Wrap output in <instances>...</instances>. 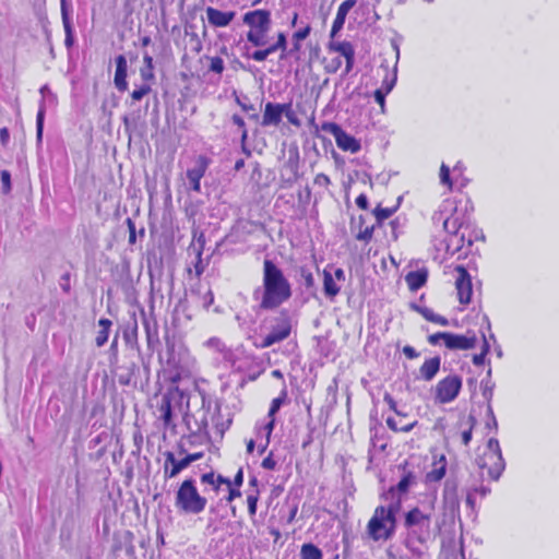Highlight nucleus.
<instances>
[{"label": "nucleus", "mask_w": 559, "mask_h": 559, "mask_svg": "<svg viewBox=\"0 0 559 559\" xmlns=\"http://www.w3.org/2000/svg\"><path fill=\"white\" fill-rule=\"evenodd\" d=\"M293 295L292 285L284 272L271 260L263 261L262 286L253 292L259 309L274 310L288 301Z\"/></svg>", "instance_id": "f257e3e1"}, {"label": "nucleus", "mask_w": 559, "mask_h": 559, "mask_svg": "<svg viewBox=\"0 0 559 559\" xmlns=\"http://www.w3.org/2000/svg\"><path fill=\"white\" fill-rule=\"evenodd\" d=\"M401 508V500L388 507L378 506L367 523V533L373 542L392 538L396 530V513Z\"/></svg>", "instance_id": "f03ea898"}, {"label": "nucleus", "mask_w": 559, "mask_h": 559, "mask_svg": "<svg viewBox=\"0 0 559 559\" xmlns=\"http://www.w3.org/2000/svg\"><path fill=\"white\" fill-rule=\"evenodd\" d=\"M243 24L250 29L246 34V39L253 47H263L267 44V33L271 29V12L266 9H257L248 11L242 15Z\"/></svg>", "instance_id": "7ed1b4c3"}, {"label": "nucleus", "mask_w": 559, "mask_h": 559, "mask_svg": "<svg viewBox=\"0 0 559 559\" xmlns=\"http://www.w3.org/2000/svg\"><path fill=\"white\" fill-rule=\"evenodd\" d=\"M207 504L205 497L201 496L192 478L185 479L178 487L175 497L177 510L183 514H200Z\"/></svg>", "instance_id": "20e7f679"}, {"label": "nucleus", "mask_w": 559, "mask_h": 559, "mask_svg": "<svg viewBox=\"0 0 559 559\" xmlns=\"http://www.w3.org/2000/svg\"><path fill=\"white\" fill-rule=\"evenodd\" d=\"M476 463L481 471L483 478H485L486 472L487 479L491 481L499 479L504 471L506 464L497 439L490 438L488 440L486 449L477 456Z\"/></svg>", "instance_id": "39448f33"}, {"label": "nucleus", "mask_w": 559, "mask_h": 559, "mask_svg": "<svg viewBox=\"0 0 559 559\" xmlns=\"http://www.w3.org/2000/svg\"><path fill=\"white\" fill-rule=\"evenodd\" d=\"M405 528L417 535L420 543H425L431 536V513H425L420 508L413 507L404 515Z\"/></svg>", "instance_id": "423d86ee"}, {"label": "nucleus", "mask_w": 559, "mask_h": 559, "mask_svg": "<svg viewBox=\"0 0 559 559\" xmlns=\"http://www.w3.org/2000/svg\"><path fill=\"white\" fill-rule=\"evenodd\" d=\"M432 219L435 223L442 222L444 230L454 237H460L461 226L465 224V221H461L459 216L457 206L450 200L441 204L439 211L433 214Z\"/></svg>", "instance_id": "0eeeda50"}, {"label": "nucleus", "mask_w": 559, "mask_h": 559, "mask_svg": "<svg viewBox=\"0 0 559 559\" xmlns=\"http://www.w3.org/2000/svg\"><path fill=\"white\" fill-rule=\"evenodd\" d=\"M462 389V378L457 374H449L439 380L433 389L435 401L440 404L453 402Z\"/></svg>", "instance_id": "6e6552de"}, {"label": "nucleus", "mask_w": 559, "mask_h": 559, "mask_svg": "<svg viewBox=\"0 0 559 559\" xmlns=\"http://www.w3.org/2000/svg\"><path fill=\"white\" fill-rule=\"evenodd\" d=\"M321 129L335 139L336 145L344 152L358 153L361 148L360 141L346 132L338 123L324 121Z\"/></svg>", "instance_id": "1a4fd4ad"}, {"label": "nucleus", "mask_w": 559, "mask_h": 559, "mask_svg": "<svg viewBox=\"0 0 559 559\" xmlns=\"http://www.w3.org/2000/svg\"><path fill=\"white\" fill-rule=\"evenodd\" d=\"M292 333V320L286 313H281L274 319L270 332L263 337L261 347L267 348L289 337Z\"/></svg>", "instance_id": "9d476101"}, {"label": "nucleus", "mask_w": 559, "mask_h": 559, "mask_svg": "<svg viewBox=\"0 0 559 559\" xmlns=\"http://www.w3.org/2000/svg\"><path fill=\"white\" fill-rule=\"evenodd\" d=\"M402 200H403V197H399L396 204L393 207H382L380 204L377 205L372 211V214L376 218V223L371 226H366L364 230H359V233L357 235V239L362 240V241L370 240L373 230L377 227H379V228L383 227L384 222L388 218H390L397 211V209L401 205Z\"/></svg>", "instance_id": "9b49d317"}, {"label": "nucleus", "mask_w": 559, "mask_h": 559, "mask_svg": "<svg viewBox=\"0 0 559 559\" xmlns=\"http://www.w3.org/2000/svg\"><path fill=\"white\" fill-rule=\"evenodd\" d=\"M39 93L41 95V99L39 102L38 111L36 115V145L38 148L43 144L46 103L48 102L50 104H55L57 102V96L51 92L48 84L43 85L39 90Z\"/></svg>", "instance_id": "f8f14e48"}, {"label": "nucleus", "mask_w": 559, "mask_h": 559, "mask_svg": "<svg viewBox=\"0 0 559 559\" xmlns=\"http://www.w3.org/2000/svg\"><path fill=\"white\" fill-rule=\"evenodd\" d=\"M454 270L457 274L455 278L457 300L461 305L467 306L473 296L472 277L464 265H456Z\"/></svg>", "instance_id": "ddd939ff"}, {"label": "nucleus", "mask_w": 559, "mask_h": 559, "mask_svg": "<svg viewBox=\"0 0 559 559\" xmlns=\"http://www.w3.org/2000/svg\"><path fill=\"white\" fill-rule=\"evenodd\" d=\"M211 159L205 155H199L194 162L193 167L189 168L186 173L189 181V189L193 192H201V179L204 177Z\"/></svg>", "instance_id": "4468645a"}, {"label": "nucleus", "mask_w": 559, "mask_h": 559, "mask_svg": "<svg viewBox=\"0 0 559 559\" xmlns=\"http://www.w3.org/2000/svg\"><path fill=\"white\" fill-rule=\"evenodd\" d=\"M475 425L476 418L473 415L460 417L452 432L453 440L460 441L461 444L467 447L472 440Z\"/></svg>", "instance_id": "2eb2a0df"}, {"label": "nucleus", "mask_w": 559, "mask_h": 559, "mask_svg": "<svg viewBox=\"0 0 559 559\" xmlns=\"http://www.w3.org/2000/svg\"><path fill=\"white\" fill-rule=\"evenodd\" d=\"M173 393H177L182 396V391L178 386H174L162 396L160 403L158 405L159 418L162 419L165 428L176 427L173 421Z\"/></svg>", "instance_id": "dca6fc26"}, {"label": "nucleus", "mask_w": 559, "mask_h": 559, "mask_svg": "<svg viewBox=\"0 0 559 559\" xmlns=\"http://www.w3.org/2000/svg\"><path fill=\"white\" fill-rule=\"evenodd\" d=\"M477 342L475 333L467 332L463 335L449 332L445 347L451 350H467L475 348Z\"/></svg>", "instance_id": "f3484780"}, {"label": "nucleus", "mask_w": 559, "mask_h": 559, "mask_svg": "<svg viewBox=\"0 0 559 559\" xmlns=\"http://www.w3.org/2000/svg\"><path fill=\"white\" fill-rule=\"evenodd\" d=\"M164 459L165 461L163 465V475L165 479H171L176 477L181 471L190 465L187 455L181 460H177L175 454L170 451H166L164 453Z\"/></svg>", "instance_id": "a211bd4d"}, {"label": "nucleus", "mask_w": 559, "mask_h": 559, "mask_svg": "<svg viewBox=\"0 0 559 559\" xmlns=\"http://www.w3.org/2000/svg\"><path fill=\"white\" fill-rule=\"evenodd\" d=\"M61 19L64 28V46L71 49L75 44L74 27L71 17V3L68 0H60Z\"/></svg>", "instance_id": "6ab92c4d"}, {"label": "nucleus", "mask_w": 559, "mask_h": 559, "mask_svg": "<svg viewBox=\"0 0 559 559\" xmlns=\"http://www.w3.org/2000/svg\"><path fill=\"white\" fill-rule=\"evenodd\" d=\"M116 71L114 76L115 87L123 93L128 91L129 84L127 81L128 76V62L124 55H118L115 58Z\"/></svg>", "instance_id": "aec40b11"}, {"label": "nucleus", "mask_w": 559, "mask_h": 559, "mask_svg": "<svg viewBox=\"0 0 559 559\" xmlns=\"http://www.w3.org/2000/svg\"><path fill=\"white\" fill-rule=\"evenodd\" d=\"M204 247H188L187 248V259H189L188 272L191 273L193 266L194 274L197 277H200L204 272L205 267L209 264V259L204 261L202 259Z\"/></svg>", "instance_id": "412c9836"}, {"label": "nucleus", "mask_w": 559, "mask_h": 559, "mask_svg": "<svg viewBox=\"0 0 559 559\" xmlns=\"http://www.w3.org/2000/svg\"><path fill=\"white\" fill-rule=\"evenodd\" d=\"M282 111H283V104L267 102L264 105V111L262 115L261 126H263V127L278 126L283 119Z\"/></svg>", "instance_id": "4be33fe9"}, {"label": "nucleus", "mask_w": 559, "mask_h": 559, "mask_svg": "<svg viewBox=\"0 0 559 559\" xmlns=\"http://www.w3.org/2000/svg\"><path fill=\"white\" fill-rule=\"evenodd\" d=\"M235 11H222L213 7L206 8V17L213 27H226L235 19Z\"/></svg>", "instance_id": "5701e85b"}, {"label": "nucleus", "mask_w": 559, "mask_h": 559, "mask_svg": "<svg viewBox=\"0 0 559 559\" xmlns=\"http://www.w3.org/2000/svg\"><path fill=\"white\" fill-rule=\"evenodd\" d=\"M356 0H344L337 8L336 16L333 21L330 37L334 38L343 29L348 12L356 5Z\"/></svg>", "instance_id": "b1692460"}, {"label": "nucleus", "mask_w": 559, "mask_h": 559, "mask_svg": "<svg viewBox=\"0 0 559 559\" xmlns=\"http://www.w3.org/2000/svg\"><path fill=\"white\" fill-rule=\"evenodd\" d=\"M486 237L483 229L478 228L468 221L461 226V235L459 237L460 245H473L475 241H485Z\"/></svg>", "instance_id": "393cba45"}, {"label": "nucleus", "mask_w": 559, "mask_h": 559, "mask_svg": "<svg viewBox=\"0 0 559 559\" xmlns=\"http://www.w3.org/2000/svg\"><path fill=\"white\" fill-rule=\"evenodd\" d=\"M399 469L403 472L402 478L397 483L395 487H391L389 492L399 491L400 493H406L409 490V487L415 483V475L412 471L408 469V462L399 465Z\"/></svg>", "instance_id": "a878e982"}, {"label": "nucleus", "mask_w": 559, "mask_h": 559, "mask_svg": "<svg viewBox=\"0 0 559 559\" xmlns=\"http://www.w3.org/2000/svg\"><path fill=\"white\" fill-rule=\"evenodd\" d=\"M441 366V358L439 356H435L426 359L423 365L419 367L420 377L425 381H431L436 374L439 372Z\"/></svg>", "instance_id": "bb28decb"}, {"label": "nucleus", "mask_w": 559, "mask_h": 559, "mask_svg": "<svg viewBox=\"0 0 559 559\" xmlns=\"http://www.w3.org/2000/svg\"><path fill=\"white\" fill-rule=\"evenodd\" d=\"M331 269V265H326L323 270V292L328 298L334 299L340 294L341 287L333 277Z\"/></svg>", "instance_id": "cd10ccee"}, {"label": "nucleus", "mask_w": 559, "mask_h": 559, "mask_svg": "<svg viewBox=\"0 0 559 559\" xmlns=\"http://www.w3.org/2000/svg\"><path fill=\"white\" fill-rule=\"evenodd\" d=\"M200 480L202 484L210 485L216 495L219 492L222 485H225L227 487L231 486V481L229 478L221 474H215L214 472L202 474Z\"/></svg>", "instance_id": "c85d7f7f"}, {"label": "nucleus", "mask_w": 559, "mask_h": 559, "mask_svg": "<svg viewBox=\"0 0 559 559\" xmlns=\"http://www.w3.org/2000/svg\"><path fill=\"white\" fill-rule=\"evenodd\" d=\"M428 280V272L426 270H418L408 272L405 276V282L411 292H417L426 285Z\"/></svg>", "instance_id": "c756f323"}, {"label": "nucleus", "mask_w": 559, "mask_h": 559, "mask_svg": "<svg viewBox=\"0 0 559 559\" xmlns=\"http://www.w3.org/2000/svg\"><path fill=\"white\" fill-rule=\"evenodd\" d=\"M447 473V461L444 455L440 456L438 462L433 463L432 469L429 471L425 476L426 484H432L440 481Z\"/></svg>", "instance_id": "7c9ffc66"}, {"label": "nucleus", "mask_w": 559, "mask_h": 559, "mask_svg": "<svg viewBox=\"0 0 559 559\" xmlns=\"http://www.w3.org/2000/svg\"><path fill=\"white\" fill-rule=\"evenodd\" d=\"M412 308L429 322L436 323L441 326L449 325V320L445 317L435 313L433 310L430 308L420 307L415 304L412 305Z\"/></svg>", "instance_id": "2f4dec72"}, {"label": "nucleus", "mask_w": 559, "mask_h": 559, "mask_svg": "<svg viewBox=\"0 0 559 559\" xmlns=\"http://www.w3.org/2000/svg\"><path fill=\"white\" fill-rule=\"evenodd\" d=\"M99 331L95 337V344L97 347L104 346L109 337L110 328L112 322L107 318H102L98 320Z\"/></svg>", "instance_id": "473e14b6"}, {"label": "nucleus", "mask_w": 559, "mask_h": 559, "mask_svg": "<svg viewBox=\"0 0 559 559\" xmlns=\"http://www.w3.org/2000/svg\"><path fill=\"white\" fill-rule=\"evenodd\" d=\"M285 168L289 169L292 173V178H289L288 181H297L299 178V153L297 148H295V151H289V156L285 163Z\"/></svg>", "instance_id": "72a5a7b5"}, {"label": "nucleus", "mask_w": 559, "mask_h": 559, "mask_svg": "<svg viewBox=\"0 0 559 559\" xmlns=\"http://www.w3.org/2000/svg\"><path fill=\"white\" fill-rule=\"evenodd\" d=\"M389 230L385 229V237L388 242L397 241L399 235L403 233L404 223L401 217H396L391 221L388 226Z\"/></svg>", "instance_id": "f704fd0d"}, {"label": "nucleus", "mask_w": 559, "mask_h": 559, "mask_svg": "<svg viewBox=\"0 0 559 559\" xmlns=\"http://www.w3.org/2000/svg\"><path fill=\"white\" fill-rule=\"evenodd\" d=\"M143 62L144 66L140 69L142 80L144 82L153 81L155 79L153 57L145 52L143 56Z\"/></svg>", "instance_id": "c9c22d12"}, {"label": "nucleus", "mask_w": 559, "mask_h": 559, "mask_svg": "<svg viewBox=\"0 0 559 559\" xmlns=\"http://www.w3.org/2000/svg\"><path fill=\"white\" fill-rule=\"evenodd\" d=\"M300 559H323V552L317 545L306 543L300 547Z\"/></svg>", "instance_id": "e433bc0d"}, {"label": "nucleus", "mask_w": 559, "mask_h": 559, "mask_svg": "<svg viewBox=\"0 0 559 559\" xmlns=\"http://www.w3.org/2000/svg\"><path fill=\"white\" fill-rule=\"evenodd\" d=\"M288 397V391L286 384L283 385V389L280 392V395L272 400L270 404V408L267 412V417H274L276 413L280 411L283 404L287 401Z\"/></svg>", "instance_id": "4c0bfd02"}, {"label": "nucleus", "mask_w": 559, "mask_h": 559, "mask_svg": "<svg viewBox=\"0 0 559 559\" xmlns=\"http://www.w3.org/2000/svg\"><path fill=\"white\" fill-rule=\"evenodd\" d=\"M329 49L338 52L342 57L346 58L355 53L354 46L350 41H330Z\"/></svg>", "instance_id": "58836bf2"}, {"label": "nucleus", "mask_w": 559, "mask_h": 559, "mask_svg": "<svg viewBox=\"0 0 559 559\" xmlns=\"http://www.w3.org/2000/svg\"><path fill=\"white\" fill-rule=\"evenodd\" d=\"M385 423L389 429L394 432H408L417 425V420L403 424L392 417H388Z\"/></svg>", "instance_id": "ea45409f"}, {"label": "nucleus", "mask_w": 559, "mask_h": 559, "mask_svg": "<svg viewBox=\"0 0 559 559\" xmlns=\"http://www.w3.org/2000/svg\"><path fill=\"white\" fill-rule=\"evenodd\" d=\"M201 205V201L189 200L186 202L185 213L192 225H195V216L200 213Z\"/></svg>", "instance_id": "a19ab883"}, {"label": "nucleus", "mask_w": 559, "mask_h": 559, "mask_svg": "<svg viewBox=\"0 0 559 559\" xmlns=\"http://www.w3.org/2000/svg\"><path fill=\"white\" fill-rule=\"evenodd\" d=\"M260 499V490L252 489L247 495L248 513L250 518L255 516L258 510V501Z\"/></svg>", "instance_id": "79ce46f5"}, {"label": "nucleus", "mask_w": 559, "mask_h": 559, "mask_svg": "<svg viewBox=\"0 0 559 559\" xmlns=\"http://www.w3.org/2000/svg\"><path fill=\"white\" fill-rule=\"evenodd\" d=\"M233 96L235 98L236 104L238 106H240V108L243 111H246V112L253 111L252 114L249 115V119L254 120V121H258L260 119V115L258 112H255V107L252 104L245 103L242 100V98L238 95L237 91L233 92Z\"/></svg>", "instance_id": "37998d69"}, {"label": "nucleus", "mask_w": 559, "mask_h": 559, "mask_svg": "<svg viewBox=\"0 0 559 559\" xmlns=\"http://www.w3.org/2000/svg\"><path fill=\"white\" fill-rule=\"evenodd\" d=\"M283 117H286L288 122L294 127L299 128L301 126L300 119L297 117L296 112L293 109V103H283Z\"/></svg>", "instance_id": "c03bdc74"}, {"label": "nucleus", "mask_w": 559, "mask_h": 559, "mask_svg": "<svg viewBox=\"0 0 559 559\" xmlns=\"http://www.w3.org/2000/svg\"><path fill=\"white\" fill-rule=\"evenodd\" d=\"M152 92L151 85L143 83L139 86H135V88L130 94L132 103L142 100L146 95H148Z\"/></svg>", "instance_id": "a18cd8bd"}, {"label": "nucleus", "mask_w": 559, "mask_h": 559, "mask_svg": "<svg viewBox=\"0 0 559 559\" xmlns=\"http://www.w3.org/2000/svg\"><path fill=\"white\" fill-rule=\"evenodd\" d=\"M1 191L4 195L10 194L12 191L11 173L7 169L0 171Z\"/></svg>", "instance_id": "49530a36"}, {"label": "nucleus", "mask_w": 559, "mask_h": 559, "mask_svg": "<svg viewBox=\"0 0 559 559\" xmlns=\"http://www.w3.org/2000/svg\"><path fill=\"white\" fill-rule=\"evenodd\" d=\"M439 177H440L441 185L447 186L450 190H452L453 181L451 178V170H450V167L448 165H445L444 163H442L440 166Z\"/></svg>", "instance_id": "de8ad7c7"}, {"label": "nucleus", "mask_w": 559, "mask_h": 559, "mask_svg": "<svg viewBox=\"0 0 559 559\" xmlns=\"http://www.w3.org/2000/svg\"><path fill=\"white\" fill-rule=\"evenodd\" d=\"M396 80H397V74H396V68H395L392 75L386 74L384 76L380 88H382L386 93H390L394 88V86L396 84Z\"/></svg>", "instance_id": "09e8293b"}, {"label": "nucleus", "mask_w": 559, "mask_h": 559, "mask_svg": "<svg viewBox=\"0 0 559 559\" xmlns=\"http://www.w3.org/2000/svg\"><path fill=\"white\" fill-rule=\"evenodd\" d=\"M225 69L224 60L219 56L211 58L209 70L216 74H222Z\"/></svg>", "instance_id": "8fccbe9b"}, {"label": "nucleus", "mask_w": 559, "mask_h": 559, "mask_svg": "<svg viewBox=\"0 0 559 559\" xmlns=\"http://www.w3.org/2000/svg\"><path fill=\"white\" fill-rule=\"evenodd\" d=\"M126 225H127V229H123V233H126V231L129 233V245H134L136 241L135 223L130 217H128L126 219Z\"/></svg>", "instance_id": "3c124183"}, {"label": "nucleus", "mask_w": 559, "mask_h": 559, "mask_svg": "<svg viewBox=\"0 0 559 559\" xmlns=\"http://www.w3.org/2000/svg\"><path fill=\"white\" fill-rule=\"evenodd\" d=\"M449 332H437L428 336V343L432 346H437L442 341L444 346L447 345V337Z\"/></svg>", "instance_id": "603ef678"}, {"label": "nucleus", "mask_w": 559, "mask_h": 559, "mask_svg": "<svg viewBox=\"0 0 559 559\" xmlns=\"http://www.w3.org/2000/svg\"><path fill=\"white\" fill-rule=\"evenodd\" d=\"M311 33V26L307 24L305 27L299 28L293 34L292 41H302L305 40Z\"/></svg>", "instance_id": "864d4df0"}, {"label": "nucleus", "mask_w": 559, "mask_h": 559, "mask_svg": "<svg viewBox=\"0 0 559 559\" xmlns=\"http://www.w3.org/2000/svg\"><path fill=\"white\" fill-rule=\"evenodd\" d=\"M245 56L248 59H252V60H254L257 62H263L269 57L264 48L263 49H257V50L252 51L251 53L246 52Z\"/></svg>", "instance_id": "5fc2aeb1"}, {"label": "nucleus", "mask_w": 559, "mask_h": 559, "mask_svg": "<svg viewBox=\"0 0 559 559\" xmlns=\"http://www.w3.org/2000/svg\"><path fill=\"white\" fill-rule=\"evenodd\" d=\"M488 349H489V345L486 342V340L484 338L483 350H481V353L473 356V364L476 366H483L484 361H485V356L487 355Z\"/></svg>", "instance_id": "6e6d98bb"}, {"label": "nucleus", "mask_w": 559, "mask_h": 559, "mask_svg": "<svg viewBox=\"0 0 559 559\" xmlns=\"http://www.w3.org/2000/svg\"><path fill=\"white\" fill-rule=\"evenodd\" d=\"M389 93H386L385 91H383L382 88H377L374 92H373V98H374V102L380 105L382 111L384 110V107H385V97Z\"/></svg>", "instance_id": "4d7b16f0"}, {"label": "nucleus", "mask_w": 559, "mask_h": 559, "mask_svg": "<svg viewBox=\"0 0 559 559\" xmlns=\"http://www.w3.org/2000/svg\"><path fill=\"white\" fill-rule=\"evenodd\" d=\"M261 466L267 471H274L276 468V461L273 457V452H270L261 462Z\"/></svg>", "instance_id": "13d9d810"}, {"label": "nucleus", "mask_w": 559, "mask_h": 559, "mask_svg": "<svg viewBox=\"0 0 559 559\" xmlns=\"http://www.w3.org/2000/svg\"><path fill=\"white\" fill-rule=\"evenodd\" d=\"M241 497L240 487L230 486L228 487V493L225 497L227 503H231L235 499Z\"/></svg>", "instance_id": "bf43d9fd"}, {"label": "nucleus", "mask_w": 559, "mask_h": 559, "mask_svg": "<svg viewBox=\"0 0 559 559\" xmlns=\"http://www.w3.org/2000/svg\"><path fill=\"white\" fill-rule=\"evenodd\" d=\"M342 66L341 57H335L331 60V62L325 67L326 72L335 73Z\"/></svg>", "instance_id": "052dcab7"}, {"label": "nucleus", "mask_w": 559, "mask_h": 559, "mask_svg": "<svg viewBox=\"0 0 559 559\" xmlns=\"http://www.w3.org/2000/svg\"><path fill=\"white\" fill-rule=\"evenodd\" d=\"M383 400L388 404V406L391 411H393L396 415H401V413L397 409V404H396L394 397L390 393H385L383 396Z\"/></svg>", "instance_id": "680f3d73"}, {"label": "nucleus", "mask_w": 559, "mask_h": 559, "mask_svg": "<svg viewBox=\"0 0 559 559\" xmlns=\"http://www.w3.org/2000/svg\"><path fill=\"white\" fill-rule=\"evenodd\" d=\"M192 242L190 245H193L194 241L198 242V245H205L206 239L203 231H199L198 228L193 226L192 228Z\"/></svg>", "instance_id": "e2e57ef3"}, {"label": "nucleus", "mask_w": 559, "mask_h": 559, "mask_svg": "<svg viewBox=\"0 0 559 559\" xmlns=\"http://www.w3.org/2000/svg\"><path fill=\"white\" fill-rule=\"evenodd\" d=\"M231 481V486H236V487H241L242 484H243V468L242 466H239L233 480Z\"/></svg>", "instance_id": "0e129e2a"}, {"label": "nucleus", "mask_w": 559, "mask_h": 559, "mask_svg": "<svg viewBox=\"0 0 559 559\" xmlns=\"http://www.w3.org/2000/svg\"><path fill=\"white\" fill-rule=\"evenodd\" d=\"M330 183H331V180H330L329 176H326L323 173H320L314 177V185H317V186L328 187Z\"/></svg>", "instance_id": "69168bd1"}, {"label": "nucleus", "mask_w": 559, "mask_h": 559, "mask_svg": "<svg viewBox=\"0 0 559 559\" xmlns=\"http://www.w3.org/2000/svg\"><path fill=\"white\" fill-rule=\"evenodd\" d=\"M356 205L360 209V210H368L369 207V200H368V197L365 194V193H360L357 198H356Z\"/></svg>", "instance_id": "338daca9"}, {"label": "nucleus", "mask_w": 559, "mask_h": 559, "mask_svg": "<svg viewBox=\"0 0 559 559\" xmlns=\"http://www.w3.org/2000/svg\"><path fill=\"white\" fill-rule=\"evenodd\" d=\"M331 271H332V275L333 277L335 278V281L337 283H343L345 282V272L342 267H334L333 265H331Z\"/></svg>", "instance_id": "774afa93"}]
</instances>
